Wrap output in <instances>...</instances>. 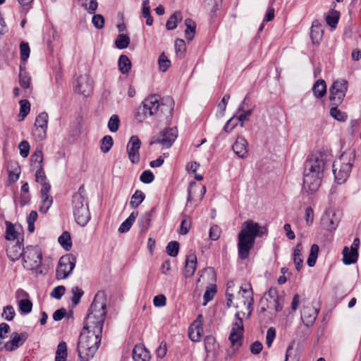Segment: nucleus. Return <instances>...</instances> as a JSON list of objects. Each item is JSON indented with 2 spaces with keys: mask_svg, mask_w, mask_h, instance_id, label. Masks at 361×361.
<instances>
[{
  "mask_svg": "<svg viewBox=\"0 0 361 361\" xmlns=\"http://www.w3.org/2000/svg\"><path fill=\"white\" fill-rule=\"evenodd\" d=\"M254 300L252 297V290L250 284H245L241 286L238 292L237 301L233 305L235 308H242L243 310L235 313L236 321L233 323L230 336L229 341L233 351L237 350L242 344V338L244 331L243 322L244 317L248 318L252 313V305Z\"/></svg>",
  "mask_w": 361,
  "mask_h": 361,
  "instance_id": "obj_1",
  "label": "nucleus"
},
{
  "mask_svg": "<svg viewBox=\"0 0 361 361\" xmlns=\"http://www.w3.org/2000/svg\"><path fill=\"white\" fill-rule=\"evenodd\" d=\"M173 110V101L167 98L161 99L159 95L153 94L146 97L138 107L136 119L143 121L148 116H155L159 120L171 117Z\"/></svg>",
  "mask_w": 361,
  "mask_h": 361,
  "instance_id": "obj_2",
  "label": "nucleus"
},
{
  "mask_svg": "<svg viewBox=\"0 0 361 361\" xmlns=\"http://www.w3.org/2000/svg\"><path fill=\"white\" fill-rule=\"evenodd\" d=\"M267 233V229L265 226H262L252 220L245 221L238 235L239 257L241 259H247L249 257L250 250L255 245V238L262 237Z\"/></svg>",
  "mask_w": 361,
  "mask_h": 361,
  "instance_id": "obj_3",
  "label": "nucleus"
},
{
  "mask_svg": "<svg viewBox=\"0 0 361 361\" xmlns=\"http://www.w3.org/2000/svg\"><path fill=\"white\" fill-rule=\"evenodd\" d=\"M106 313L105 293L98 291L85 319L82 330L102 334Z\"/></svg>",
  "mask_w": 361,
  "mask_h": 361,
  "instance_id": "obj_4",
  "label": "nucleus"
},
{
  "mask_svg": "<svg viewBox=\"0 0 361 361\" xmlns=\"http://www.w3.org/2000/svg\"><path fill=\"white\" fill-rule=\"evenodd\" d=\"M102 334L82 330L79 336L77 352L80 361H89L97 351Z\"/></svg>",
  "mask_w": 361,
  "mask_h": 361,
  "instance_id": "obj_5",
  "label": "nucleus"
},
{
  "mask_svg": "<svg viewBox=\"0 0 361 361\" xmlns=\"http://www.w3.org/2000/svg\"><path fill=\"white\" fill-rule=\"evenodd\" d=\"M85 190L82 186L78 192L73 196V213L75 221L81 226H85L90 219L87 199L85 196Z\"/></svg>",
  "mask_w": 361,
  "mask_h": 361,
  "instance_id": "obj_6",
  "label": "nucleus"
},
{
  "mask_svg": "<svg viewBox=\"0 0 361 361\" xmlns=\"http://www.w3.org/2000/svg\"><path fill=\"white\" fill-rule=\"evenodd\" d=\"M354 157L351 154L343 153L333 164V173L336 180L342 183L350 176L353 167Z\"/></svg>",
  "mask_w": 361,
  "mask_h": 361,
  "instance_id": "obj_7",
  "label": "nucleus"
},
{
  "mask_svg": "<svg viewBox=\"0 0 361 361\" xmlns=\"http://www.w3.org/2000/svg\"><path fill=\"white\" fill-rule=\"evenodd\" d=\"M42 259V254L37 247L28 246L23 250V267L30 270L39 268Z\"/></svg>",
  "mask_w": 361,
  "mask_h": 361,
  "instance_id": "obj_8",
  "label": "nucleus"
},
{
  "mask_svg": "<svg viewBox=\"0 0 361 361\" xmlns=\"http://www.w3.org/2000/svg\"><path fill=\"white\" fill-rule=\"evenodd\" d=\"M76 262V258L73 255L62 256L58 263L56 278L58 280L67 278L73 271Z\"/></svg>",
  "mask_w": 361,
  "mask_h": 361,
  "instance_id": "obj_9",
  "label": "nucleus"
},
{
  "mask_svg": "<svg viewBox=\"0 0 361 361\" xmlns=\"http://www.w3.org/2000/svg\"><path fill=\"white\" fill-rule=\"evenodd\" d=\"M329 155L326 153L317 152L312 154L306 161L305 168L324 175L328 162Z\"/></svg>",
  "mask_w": 361,
  "mask_h": 361,
  "instance_id": "obj_10",
  "label": "nucleus"
},
{
  "mask_svg": "<svg viewBox=\"0 0 361 361\" xmlns=\"http://www.w3.org/2000/svg\"><path fill=\"white\" fill-rule=\"evenodd\" d=\"M348 90V82L341 79L335 81L329 90V99L333 106H338L343 100Z\"/></svg>",
  "mask_w": 361,
  "mask_h": 361,
  "instance_id": "obj_11",
  "label": "nucleus"
},
{
  "mask_svg": "<svg viewBox=\"0 0 361 361\" xmlns=\"http://www.w3.org/2000/svg\"><path fill=\"white\" fill-rule=\"evenodd\" d=\"M323 175L307 168L304 170L303 188L306 192H316L322 182Z\"/></svg>",
  "mask_w": 361,
  "mask_h": 361,
  "instance_id": "obj_12",
  "label": "nucleus"
},
{
  "mask_svg": "<svg viewBox=\"0 0 361 361\" xmlns=\"http://www.w3.org/2000/svg\"><path fill=\"white\" fill-rule=\"evenodd\" d=\"M177 136L178 130L176 128H167L160 131V133L154 137L150 145L158 143L164 148H169L175 142Z\"/></svg>",
  "mask_w": 361,
  "mask_h": 361,
  "instance_id": "obj_13",
  "label": "nucleus"
},
{
  "mask_svg": "<svg viewBox=\"0 0 361 361\" xmlns=\"http://www.w3.org/2000/svg\"><path fill=\"white\" fill-rule=\"evenodd\" d=\"M49 116L47 112L40 113L35 119L32 136L37 140H43L47 137Z\"/></svg>",
  "mask_w": 361,
  "mask_h": 361,
  "instance_id": "obj_14",
  "label": "nucleus"
},
{
  "mask_svg": "<svg viewBox=\"0 0 361 361\" xmlns=\"http://www.w3.org/2000/svg\"><path fill=\"white\" fill-rule=\"evenodd\" d=\"M207 275L210 283L207 286L204 291V306L209 301L212 300L217 293V286L215 283L216 275L215 271L212 267L204 268V276Z\"/></svg>",
  "mask_w": 361,
  "mask_h": 361,
  "instance_id": "obj_15",
  "label": "nucleus"
},
{
  "mask_svg": "<svg viewBox=\"0 0 361 361\" xmlns=\"http://www.w3.org/2000/svg\"><path fill=\"white\" fill-rule=\"evenodd\" d=\"M319 307L313 302H307L303 306L301 319L307 326H311L314 323L319 312Z\"/></svg>",
  "mask_w": 361,
  "mask_h": 361,
  "instance_id": "obj_16",
  "label": "nucleus"
},
{
  "mask_svg": "<svg viewBox=\"0 0 361 361\" xmlns=\"http://www.w3.org/2000/svg\"><path fill=\"white\" fill-rule=\"evenodd\" d=\"M140 146L141 142L139 137L136 135L132 136L127 145V152L128 158L133 164L138 163L140 161Z\"/></svg>",
  "mask_w": 361,
  "mask_h": 361,
  "instance_id": "obj_17",
  "label": "nucleus"
},
{
  "mask_svg": "<svg viewBox=\"0 0 361 361\" xmlns=\"http://www.w3.org/2000/svg\"><path fill=\"white\" fill-rule=\"evenodd\" d=\"M203 333V320L202 314H199L197 319L190 324L188 329V335L193 342L201 341Z\"/></svg>",
  "mask_w": 361,
  "mask_h": 361,
  "instance_id": "obj_18",
  "label": "nucleus"
},
{
  "mask_svg": "<svg viewBox=\"0 0 361 361\" xmlns=\"http://www.w3.org/2000/svg\"><path fill=\"white\" fill-rule=\"evenodd\" d=\"M28 338V334L23 332L18 334L13 332L11 335V340L6 342L4 348L8 351H13L21 346Z\"/></svg>",
  "mask_w": 361,
  "mask_h": 361,
  "instance_id": "obj_19",
  "label": "nucleus"
},
{
  "mask_svg": "<svg viewBox=\"0 0 361 361\" xmlns=\"http://www.w3.org/2000/svg\"><path fill=\"white\" fill-rule=\"evenodd\" d=\"M51 185H44L40 190L41 202L39 207V211L42 213H47L53 203V198L49 195Z\"/></svg>",
  "mask_w": 361,
  "mask_h": 361,
  "instance_id": "obj_20",
  "label": "nucleus"
},
{
  "mask_svg": "<svg viewBox=\"0 0 361 361\" xmlns=\"http://www.w3.org/2000/svg\"><path fill=\"white\" fill-rule=\"evenodd\" d=\"M75 90L85 97L89 96L92 91V85L88 77L80 75L78 78Z\"/></svg>",
  "mask_w": 361,
  "mask_h": 361,
  "instance_id": "obj_21",
  "label": "nucleus"
},
{
  "mask_svg": "<svg viewBox=\"0 0 361 361\" xmlns=\"http://www.w3.org/2000/svg\"><path fill=\"white\" fill-rule=\"evenodd\" d=\"M339 218L332 212H326L322 218V226L328 231H334L338 226Z\"/></svg>",
  "mask_w": 361,
  "mask_h": 361,
  "instance_id": "obj_22",
  "label": "nucleus"
},
{
  "mask_svg": "<svg viewBox=\"0 0 361 361\" xmlns=\"http://www.w3.org/2000/svg\"><path fill=\"white\" fill-rule=\"evenodd\" d=\"M360 245V240L359 238H355L353 240V243L351 245V259L347 257V253L348 252V247H345L343 250V262L345 264H351L353 263H355L357 260L358 257V247Z\"/></svg>",
  "mask_w": 361,
  "mask_h": 361,
  "instance_id": "obj_23",
  "label": "nucleus"
},
{
  "mask_svg": "<svg viewBox=\"0 0 361 361\" xmlns=\"http://www.w3.org/2000/svg\"><path fill=\"white\" fill-rule=\"evenodd\" d=\"M233 150L235 154L241 159L247 157L248 154V144L243 137H238L233 145Z\"/></svg>",
  "mask_w": 361,
  "mask_h": 361,
  "instance_id": "obj_24",
  "label": "nucleus"
},
{
  "mask_svg": "<svg viewBox=\"0 0 361 361\" xmlns=\"http://www.w3.org/2000/svg\"><path fill=\"white\" fill-rule=\"evenodd\" d=\"M134 361H149L150 353L142 345H136L133 350Z\"/></svg>",
  "mask_w": 361,
  "mask_h": 361,
  "instance_id": "obj_25",
  "label": "nucleus"
},
{
  "mask_svg": "<svg viewBox=\"0 0 361 361\" xmlns=\"http://www.w3.org/2000/svg\"><path fill=\"white\" fill-rule=\"evenodd\" d=\"M197 267V257L194 254H190L187 256L185 259V267L183 270V274L186 278L191 277L195 270Z\"/></svg>",
  "mask_w": 361,
  "mask_h": 361,
  "instance_id": "obj_26",
  "label": "nucleus"
},
{
  "mask_svg": "<svg viewBox=\"0 0 361 361\" xmlns=\"http://www.w3.org/2000/svg\"><path fill=\"white\" fill-rule=\"evenodd\" d=\"M324 35V30L322 24L318 20L312 23L310 37L314 44H319L322 40Z\"/></svg>",
  "mask_w": 361,
  "mask_h": 361,
  "instance_id": "obj_27",
  "label": "nucleus"
},
{
  "mask_svg": "<svg viewBox=\"0 0 361 361\" xmlns=\"http://www.w3.org/2000/svg\"><path fill=\"white\" fill-rule=\"evenodd\" d=\"M6 235L5 238L7 240H14L18 238L19 230H21L20 226L17 227L10 221H6Z\"/></svg>",
  "mask_w": 361,
  "mask_h": 361,
  "instance_id": "obj_28",
  "label": "nucleus"
},
{
  "mask_svg": "<svg viewBox=\"0 0 361 361\" xmlns=\"http://www.w3.org/2000/svg\"><path fill=\"white\" fill-rule=\"evenodd\" d=\"M154 209H152L150 212H146L139 219L138 225L142 233L146 232L151 225L152 221V212Z\"/></svg>",
  "mask_w": 361,
  "mask_h": 361,
  "instance_id": "obj_29",
  "label": "nucleus"
},
{
  "mask_svg": "<svg viewBox=\"0 0 361 361\" xmlns=\"http://www.w3.org/2000/svg\"><path fill=\"white\" fill-rule=\"evenodd\" d=\"M7 255L11 261L14 262L21 256L23 257V250L19 244H16L7 249Z\"/></svg>",
  "mask_w": 361,
  "mask_h": 361,
  "instance_id": "obj_30",
  "label": "nucleus"
},
{
  "mask_svg": "<svg viewBox=\"0 0 361 361\" xmlns=\"http://www.w3.org/2000/svg\"><path fill=\"white\" fill-rule=\"evenodd\" d=\"M138 216V212L134 211L133 212L128 219L124 221L118 228V231L120 233H126L130 230L136 218Z\"/></svg>",
  "mask_w": 361,
  "mask_h": 361,
  "instance_id": "obj_31",
  "label": "nucleus"
},
{
  "mask_svg": "<svg viewBox=\"0 0 361 361\" xmlns=\"http://www.w3.org/2000/svg\"><path fill=\"white\" fill-rule=\"evenodd\" d=\"M312 91L317 98L322 97L326 92V85L324 80H318L313 85Z\"/></svg>",
  "mask_w": 361,
  "mask_h": 361,
  "instance_id": "obj_32",
  "label": "nucleus"
},
{
  "mask_svg": "<svg viewBox=\"0 0 361 361\" xmlns=\"http://www.w3.org/2000/svg\"><path fill=\"white\" fill-rule=\"evenodd\" d=\"M183 19L181 12L176 11L171 17L168 19L166 23V27L169 30H173L177 27V23L180 22Z\"/></svg>",
  "mask_w": 361,
  "mask_h": 361,
  "instance_id": "obj_33",
  "label": "nucleus"
},
{
  "mask_svg": "<svg viewBox=\"0 0 361 361\" xmlns=\"http://www.w3.org/2000/svg\"><path fill=\"white\" fill-rule=\"evenodd\" d=\"M200 167V164L196 161L188 162L185 166V170L190 175H194L197 180H203V176L197 173V169Z\"/></svg>",
  "mask_w": 361,
  "mask_h": 361,
  "instance_id": "obj_34",
  "label": "nucleus"
},
{
  "mask_svg": "<svg viewBox=\"0 0 361 361\" xmlns=\"http://www.w3.org/2000/svg\"><path fill=\"white\" fill-rule=\"evenodd\" d=\"M302 246L301 243H298L295 246L293 253V261L295 265L296 269L299 271L302 267Z\"/></svg>",
  "mask_w": 361,
  "mask_h": 361,
  "instance_id": "obj_35",
  "label": "nucleus"
},
{
  "mask_svg": "<svg viewBox=\"0 0 361 361\" xmlns=\"http://www.w3.org/2000/svg\"><path fill=\"white\" fill-rule=\"evenodd\" d=\"M185 25L186 26L185 30V37L188 40H192L195 35L196 24L192 19L186 18L185 20Z\"/></svg>",
  "mask_w": 361,
  "mask_h": 361,
  "instance_id": "obj_36",
  "label": "nucleus"
},
{
  "mask_svg": "<svg viewBox=\"0 0 361 361\" xmlns=\"http://www.w3.org/2000/svg\"><path fill=\"white\" fill-rule=\"evenodd\" d=\"M67 357V345L66 342L61 341L56 352L55 361H66Z\"/></svg>",
  "mask_w": 361,
  "mask_h": 361,
  "instance_id": "obj_37",
  "label": "nucleus"
},
{
  "mask_svg": "<svg viewBox=\"0 0 361 361\" xmlns=\"http://www.w3.org/2000/svg\"><path fill=\"white\" fill-rule=\"evenodd\" d=\"M119 70L123 74L128 73L131 68V62L126 55H121L118 59Z\"/></svg>",
  "mask_w": 361,
  "mask_h": 361,
  "instance_id": "obj_38",
  "label": "nucleus"
},
{
  "mask_svg": "<svg viewBox=\"0 0 361 361\" xmlns=\"http://www.w3.org/2000/svg\"><path fill=\"white\" fill-rule=\"evenodd\" d=\"M145 195L141 190H137L131 197L130 206L132 208H137L145 200Z\"/></svg>",
  "mask_w": 361,
  "mask_h": 361,
  "instance_id": "obj_39",
  "label": "nucleus"
},
{
  "mask_svg": "<svg viewBox=\"0 0 361 361\" xmlns=\"http://www.w3.org/2000/svg\"><path fill=\"white\" fill-rule=\"evenodd\" d=\"M221 4V0H204V9L209 11L211 17H212Z\"/></svg>",
  "mask_w": 361,
  "mask_h": 361,
  "instance_id": "obj_40",
  "label": "nucleus"
},
{
  "mask_svg": "<svg viewBox=\"0 0 361 361\" xmlns=\"http://www.w3.org/2000/svg\"><path fill=\"white\" fill-rule=\"evenodd\" d=\"M30 80L31 78L28 73L26 71L25 68H23L20 66L19 73V82L21 87L24 89L29 88L30 85Z\"/></svg>",
  "mask_w": 361,
  "mask_h": 361,
  "instance_id": "obj_41",
  "label": "nucleus"
},
{
  "mask_svg": "<svg viewBox=\"0 0 361 361\" xmlns=\"http://www.w3.org/2000/svg\"><path fill=\"white\" fill-rule=\"evenodd\" d=\"M43 152L42 149H37L31 156V163L33 167L40 168L43 166Z\"/></svg>",
  "mask_w": 361,
  "mask_h": 361,
  "instance_id": "obj_42",
  "label": "nucleus"
},
{
  "mask_svg": "<svg viewBox=\"0 0 361 361\" xmlns=\"http://www.w3.org/2000/svg\"><path fill=\"white\" fill-rule=\"evenodd\" d=\"M18 305L21 314H28L32 309V302L28 298L19 300Z\"/></svg>",
  "mask_w": 361,
  "mask_h": 361,
  "instance_id": "obj_43",
  "label": "nucleus"
},
{
  "mask_svg": "<svg viewBox=\"0 0 361 361\" xmlns=\"http://www.w3.org/2000/svg\"><path fill=\"white\" fill-rule=\"evenodd\" d=\"M219 348L215 338L212 336H207L204 338V348L207 353H215Z\"/></svg>",
  "mask_w": 361,
  "mask_h": 361,
  "instance_id": "obj_44",
  "label": "nucleus"
},
{
  "mask_svg": "<svg viewBox=\"0 0 361 361\" xmlns=\"http://www.w3.org/2000/svg\"><path fill=\"white\" fill-rule=\"evenodd\" d=\"M319 246L316 244H313L310 248V253L307 258V264L309 267H312L316 263V260L319 253Z\"/></svg>",
  "mask_w": 361,
  "mask_h": 361,
  "instance_id": "obj_45",
  "label": "nucleus"
},
{
  "mask_svg": "<svg viewBox=\"0 0 361 361\" xmlns=\"http://www.w3.org/2000/svg\"><path fill=\"white\" fill-rule=\"evenodd\" d=\"M59 242L66 250H69L71 248V238L68 232L64 231L59 238Z\"/></svg>",
  "mask_w": 361,
  "mask_h": 361,
  "instance_id": "obj_46",
  "label": "nucleus"
},
{
  "mask_svg": "<svg viewBox=\"0 0 361 361\" xmlns=\"http://www.w3.org/2000/svg\"><path fill=\"white\" fill-rule=\"evenodd\" d=\"M130 43V38L128 35L124 34H120L118 35L115 44L117 48L122 49L128 47Z\"/></svg>",
  "mask_w": 361,
  "mask_h": 361,
  "instance_id": "obj_47",
  "label": "nucleus"
},
{
  "mask_svg": "<svg viewBox=\"0 0 361 361\" xmlns=\"http://www.w3.org/2000/svg\"><path fill=\"white\" fill-rule=\"evenodd\" d=\"M339 12L337 11H332L326 16V23L332 28H335L337 25L339 19Z\"/></svg>",
  "mask_w": 361,
  "mask_h": 361,
  "instance_id": "obj_48",
  "label": "nucleus"
},
{
  "mask_svg": "<svg viewBox=\"0 0 361 361\" xmlns=\"http://www.w3.org/2000/svg\"><path fill=\"white\" fill-rule=\"evenodd\" d=\"M158 63L159 70L162 72H166L171 66V61L163 52L159 57Z\"/></svg>",
  "mask_w": 361,
  "mask_h": 361,
  "instance_id": "obj_49",
  "label": "nucleus"
},
{
  "mask_svg": "<svg viewBox=\"0 0 361 361\" xmlns=\"http://www.w3.org/2000/svg\"><path fill=\"white\" fill-rule=\"evenodd\" d=\"M338 106H334L330 109V115L336 120L338 121H345L347 119V114L344 112L341 111L338 108Z\"/></svg>",
  "mask_w": 361,
  "mask_h": 361,
  "instance_id": "obj_50",
  "label": "nucleus"
},
{
  "mask_svg": "<svg viewBox=\"0 0 361 361\" xmlns=\"http://www.w3.org/2000/svg\"><path fill=\"white\" fill-rule=\"evenodd\" d=\"M46 179L47 177L43 170V166H40V168H36L35 180L42 185V188H43L45 184L50 185V184L46 181Z\"/></svg>",
  "mask_w": 361,
  "mask_h": 361,
  "instance_id": "obj_51",
  "label": "nucleus"
},
{
  "mask_svg": "<svg viewBox=\"0 0 361 361\" xmlns=\"http://www.w3.org/2000/svg\"><path fill=\"white\" fill-rule=\"evenodd\" d=\"M114 142L111 136L106 135L101 141V150L104 153H107L111 147L113 146Z\"/></svg>",
  "mask_w": 361,
  "mask_h": 361,
  "instance_id": "obj_52",
  "label": "nucleus"
},
{
  "mask_svg": "<svg viewBox=\"0 0 361 361\" xmlns=\"http://www.w3.org/2000/svg\"><path fill=\"white\" fill-rule=\"evenodd\" d=\"M72 297L71 300L73 305H76L79 303L81 297L83 295V291L78 286H73L71 289Z\"/></svg>",
  "mask_w": 361,
  "mask_h": 361,
  "instance_id": "obj_53",
  "label": "nucleus"
},
{
  "mask_svg": "<svg viewBox=\"0 0 361 361\" xmlns=\"http://www.w3.org/2000/svg\"><path fill=\"white\" fill-rule=\"evenodd\" d=\"M120 120L117 115L114 114L111 116L108 122V128L112 133H115L118 130Z\"/></svg>",
  "mask_w": 361,
  "mask_h": 361,
  "instance_id": "obj_54",
  "label": "nucleus"
},
{
  "mask_svg": "<svg viewBox=\"0 0 361 361\" xmlns=\"http://www.w3.org/2000/svg\"><path fill=\"white\" fill-rule=\"evenodd\" d=\"M267 308L274 309L276 312L282 310L283 306V299L282 298L278 300H269L267 301Z\"/></svg>",
  "mask_w": 361,
  "mask_h": 361,
  "instance_id": "obj_55",
  "label": "nucleus"
},
{
  "mask_svg": "<svg viewBox=\"0 0 361 361\" xmlns=\"http://www.w3.org/2000/svg\"><path fill=\"white\" fill-rule=\"evenodd\" d=\"M179 243L177 241H171L166 246V252L171 257H176L178 254Z\"/></svg>",
  "mask_w": 361,
  "mask_h": 361,
  "instance_id": "obj_56",
  "label": "nucleus"
},
{
  "mask_svg": "<svg viewBox=\"0 0 361 361\" xmlns=\"http://www.w3.org/2000/svg\"><path fill=\"white\" fill-rule=\"evenodd\" d=\"M15 315V310L12 305H6L4 307L1 316L4 319L11 321L13 319Z\"/></svg>",
  "mask_w": 361,
  "mask_h": 361,
  "instance_id": "obj_57",
  "label": "nucleus"
},
{
  "mask_svg": "<svg viewBox=\"0 0 361 361\" xmlns=\"http://www.w3.org/2000/svg\"><path fill=\"white\" fill-rule=\"evenodd\" d=\"M294 341L291 342L286 350L284 361H298L296 353L293 350Z\"/></svg>",
  "mask_w": 361,
  "mask_h": 361,
  "instance_id": "obj_58",
  "label": "nucleus"
},
{
  "mask_svg": "<svg viewBox=\"0 0 361 361\" xmlns=\"http://www.w3.org/2000/svg\"><path fill=\"white\" fill-rule=\"evenodd\" d=\"M20 114L19 116L22 117V120L25 118V117L29 114L30 110V104L27 100H20Z\"/></svg>",
  "mask_w": 361,
  "mask_h": 361,
  "instance_id": "obj_59",
  "label": "nucleus"
},
{
  "mask_svg": "<svg viewBox=\"0 0 361 361\" xmlns=\"http://www.w3.org/2000/svg\"><path fill=\"white\" fill-rule=\"evenodd\" d=\"M233 287H234L233 281L228 282L226 296V300H227L226 304L228 307H230L233 305V295L232 293V288Z\"/></svg>",
  "mask_w": 361,
  "mask_h": 361,
  "instance_id": "obj_60",
  "label": "nucleus"
},
{
  "mask_svg": "<svg viewBox=\"0 0 361 361\" xmlns=\"http://www.w3.org/2000/svg\"><path fill=\"white\" fill-rule=\"evenodd\" d=\"M190 226V219L185 216L181 221L179 233L180 235H186L188 233Z\"/></svg>",
  "mask_w": 361,
  "mask_h": 361,
  "instance_id": "obj_61",
  "label": "nucleus"
},
{
  "mask_svg": "<svg viewBox=\"0 0 361 361\" xmlns=\"http://www.w3.org/2000/svg\"><path fill=\"white\" fill-rule=\"evenodd\" d=\"M20 59L22 61H25L30 56V47L26 42H21L20 45Z\"/></svg>",
  "mask_w": 361,
  "mask_h": 361,
  "instance_id": "obj_62",
  "label": "nucleus"
},
{
  "mask_svg": "<svg viewBox=\"0 0 361 361\" xmlns=\"http://www.w3.org/2000/svg\"><path fill=\"white\" fill-rule=\"evenodd\" d=\"M276 337V329L274 327H270L267 331L266 335V345L270 348L274 338Z\"/></svg>",
  "mask_w": 361,
  "mask_h": 361,
  "instance_id": "obj_63",
  "label": "nucleus"
},
{
  "mask_svg": "<svg viewBox=\"0 0 361 361\" xmlns=\"http://www.w3.org/2000/svg\"><path fill=\"white\" fill-rule=\"evenodd\" d=\"M140 179L144 183H150L154 180V176L152 171L146 170L142 173Z\"/></svg>",
  "mask_w": 361,
  "mask_h": 361,
  "instance_id": "obj_64",
  "label": "nucleus"
}]
</instances>
